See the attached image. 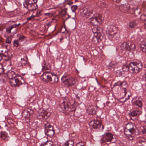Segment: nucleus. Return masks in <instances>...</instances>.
I'll use <instances>...</instances> for the list:
<instances>
[{"label":"nucleus","mask_w":146,"mask_h":146,"mask_svg":"<svg viewBox=\"0 0 146 146\" xmlns=\"http://www.w3.org/2000/svg\"><path fill=\"white\" fill-rule=\"evenodd\" d=\"M142 68V64L137 62L130 63V71L132 73H138L141 70Z\"/></svg>","instance_id":"nucleus-1"},{"label":"nucleus","mask_w":146,"mask_h":146,"mask_svg":"<svg viewBox=\"0 0 146 146\" xmlns=\"http://www.w3.org/2000/svg\"><path fill=\"white\" fill-rule=\"evenodd\" d=\"M89 21L92 25L97 26L101 23V19L100 15L95 13L93 15V16L91 17L89 19Z\"/></svg>","instance_id":"nucleus-2"},{"label":"nucleus","mask_w":146,"mask_h":146,"mask_svg":"<svg viewBox=\"0 0 146 146\" xmlns=\"http://www.w3.org/2000/svg\"><path fill=\"white\" fill-rule=\"evenodd\" d=\"M80 13L82 17L88 18L93 16L95 13L93 10H90L88 8L85 7L80 10Z\"/></svg>","instance_id":"nucleus-3"},{"label":"nucleus","mask_w":146,"mask_h":146,"mask_svg":"<svg viewBox=\"0 0 146 146\" xmlns=\"http://www.w3.org/2000/svg\"><path fill=\"white\" fill-rule=\"evenodd\" d=\"M135 46V44L133 42L130 41H129L127 42H123L120 46L121 49L124 51L134 50Z\"/></svg>","instance_id":"nucleus-4"},{"label":"nucleus","mask_w":146,"mask_h":146,"mask_svg":"<svg viewBox=\"0 0 146 146\" xmlns=\"http://www.w3.org/2000/svg\"><path fill=\"white\" fill-rule=\"evenodd\" d=\"M115 29V27L113 26H111L110 27L109 33V37L113 40H118L119 37L120 35L119 32L113 33V30Z\"/></svg>","instance_id":"nucleus-5"},{"label":"nucleus","mask_w":146,"mask_h":146,"mask_svg":"<svg viewBox=\"0 0 146 146\" xmlns=\"http://www.w3.org/2000/svg\"><path fill=\"white\" fill-rule=\"evenodd\" d=\"M113 139L112 134L110 132L106 133L104 134L103 137L101 139V142L102 143L108 142H111Z\"/></svg>","instance_id":"nucleus-6"},{"label":"nucleus","mask_w":146,"mask_h":146,"mask_svg":"<svg viewBox=\"0 0 146 146\" xmlns=\"http://www.w3.org/2000/svg\"><path fill=\"white\" fill-rule=\"evenodd\" d=\"M22 77L21 76H18L17 78L11 79L10 81L11 85L12 86H19L22 84L20 80L22 79Z\"/></svg>","instance_id":"nucleus-7"},{"label":"nucleus","mask_w":146,"mask_h":146,"mask_svg":"<svg viewBox=\"0 0 146 146\" xmlns=\"http://www.w3.org/2000/svg\"><path fill=\"white\" fill-rule=\"evenodd\" d=\"M45 132L47 135L50 137L53 136L54 133L53 127L48 123L47 125H46Z\"/></svg>","instance_id":"nucleus-8"},{"label":"nucleus","mask_w":146,"mask_h":146,"mask_svg":"<svg viewBox=\"0 0 146 146\" xmlns=\"http://www.w3.org/2000/svg\"><path fill=\"white\" fill-rule=\"evenodd\" d=\"M134 127V125L131 123L127 124L126 125L124 129V134H127L128 133H134L135 132Z\"/></svg>","instance_id":"nucleus-9"},{"label":"nucleus","mask_w":146,"mask_h":146,"mask_svg":"<svg viewBox=\"0 0 146 146\" xmlns=\"http://www.w3.org/2000/svg\"><path fill=\"white\" fill-rule=\"evenodd\" d=\"M52 74L50 72H44L41 76V79L44 81L48 82L49 81Z\"/></svg>","instance_id":"nucleus-10"},{"label":"nucleus","mask_w":146,"mask_h":146,"mask_svg":"<svg viewBox=\"0 0 146 146\" xmlns=\"http://www.w3.org/2000/svg\"><path fill=\"white\" fill-rule=\"evenodd\" d=\"M101 123L98 120H94L90 121V125L94 129L100 128L101 126Z\"/></svg>","instance_id":"nucleus-11"},{"label":"nucleus","mask_w":146,"mask_h":146,"mask_svg":"<svg viewBox=\"0 0 146 146\" xmlns=\"http://www.w3.org/2000/svg\"><path fill=\"white\" fill-rule=\"evenodd\" d=\"M76 109L75 107L71 106L69 107L68 105H66V111L65 112L70 116H73L74 115Z\"/></svg>","instance_id":"nucleus-12"},{"label":"nucleus","mask_w":146,"mask_h":146,"mask_svg":"<svg viewBox=\"0 0 146 146\" xmlns=\"http://www.w3.org/2000/svg\"><path fill=\"white\" fill-rule=\"evenodd\" d=\"M133 104L135 109L140 108H142V102L141 100H139V99L137 100L136 99H134L133 100Z\"/></svg>","instance_id":"nucleus-13"},{"label":"nucleus","mask_w":146,"mask_h":146,"mask_svg":"<svg viewBox=\"0 0 146 146\" xmlns=\"http://www.w3.org/2000/svg\"><path fill=\"white\" fill-rule=\"evenodd\" d=\"M142 108H138L133 111L131 113V117H134L141 115L142 113Z\"/></svg>","instance_id":"nucleus-14"},{"label":"nucleus","mask_w":146,"mask_h":146,"mask_svg":"<svg viewBox=\"0 0 146 146\" xmlns=\"http://www.w3.org/2000/svg\"><path fill=\"white\" fill-rule=\"evenodd\" d=\"M65 80L68 82V85L70 86L73 85L77 83V81L72 77H69L68 78H66Z\"/></svg>","instance_id":"nucleus-15"},{"label":"nucleus","mask_w":146,"mask_h":146,"mask_svg":"<svg viewBox=\"0 0 146 146\" xmlns=\"http://www.w3.org/2000/svg\"><path fill=\"white\" fill-rule=\"evenodd\" d=\"M26 8L28 9V12H27L26 14L30 13V11H33L36 10L37 8V5L35 3L26 7Z\"/></svg>","instance_id":"nucleus-16"},{"label":"nucleus","mask_w":146,"mask_h":146,"mask_svg":"<svg viewBox=\"0 0 146 146\" xmlns=\"http://www.w3.org/2000/svg\"><path fill=\"white\" fill-rule=\"evenodd\" d=\"M66 105H68L67 103L64 102H63L58 106V110L61 111L65 112V111H66Z\"/></svg>","instance_id":"nucleus-17"},{"label":"nucleus","mask_w":146,"mask_h":146,"mask_svg":"<svg viewBox=\"0 0 146 146\" xmlns=\"http://www.w3.org/2000/svg\"><path fill=\"white\" fill-rule=\"evenodd\" d=\"M9 137L5 132L2 131L0 134V139H2L5 141H7L8 140Z\"/></svg>","instance_id":"nucleus-18"},{"label":"nucleus","mask_w":146,"mask_h":146,"mask_svg":"<svg viewBox=\"0 0 146 146\" xmlns=\"http://www.w3.org/2000/svg\"><path fill=\"white\" fill-rule=\"evenodd\" d=\"M97 36H95L93 37L92 40L95 42V43L96 44L99 41V40H101L103 38V36L101 35L100 33H97Z\"/></svg>","instance_id":"nucleus-19"},{"label":"nucleus","mask_w":146,"mask_h":146,"mask_svg":"<svg viewBox=\"0 0 146 146\" xmlns=\"http://www.w3.org/2000/svg\"><path fill=\"white\" fill-rule=\"evenodd\" d=\"M138 23L137 21L136 20L131 21L128 25L129 28L130 29H132L134 28L137 25Z\"/></svg>","instance_id":"nucleus-20"},{"label":"nucleus","mask_w":146,"mask_h":146,"mask_svg":"<svg viewBox=\"0 0 146 146\" xmlns=\"http://www.w3.org/2000/svg\"><path fill=\"white\" fill-rule=\"evenodd\" d=\"M87 112L89 114H93L96 113V111L94 108V107L92 105H90L87 109Z\"/></svg>","instance_id":"nucleus-21"},{"label":"nucleus","mask_w":146,"mask_h":146,"mask_svg":"<svg viewBox=\"0 0 146 146\" xmlns=\"http://www.w3.org/2000/svg\"><path fill=\"white\" fill-rule=\"evenodd\" d=\"M58 77L56 76H53L52 74L49 82L51 84H54L57 83L58 81Z\"/></svg>","instance_id":"nucleus-22"},{"label":"nucleus","mask_w":146,"mask_h":146,"mask_svg":"<svg viewBox=\"0 0 146 146\" xmlns=\"http://www.w3.org/2000/svg\"><path fill=\"white\" fill-rule=\"evenodd\" d=\"M120 7L123 9L124 12L128 11L129 9V5L128 3L125 5H121L120 6Z\"/></svg>","instance_id":"nucleus-23"},{"label":"nucleus","mask_w":146,"mask_h":146,"mask_svg":"<svg viewBox=\"0 0 146 146\" xmlns=\"http://www.w3.org/2000/svg\"><path fill=\"white\" fill-rule=\"evenodd\" d=\"M78 8V6L76 5H73L71 7V9L72 11V14L73 15V17H72V18L74 19L76 15V13H75L76 11L77 10Z\"/></svg>","instance_id":"nucleus-24"},{"label":"nucleus","mask_w":146,"mask_h":146,"mask_svg":"<svg viewBox=\"0 0 146 146\" xmlns=\"http://www.w3.org/2000/svg\"><path fill=\"white\" fill-rule=\"evenodd\" d=\"M8 77L10 79L17 78L16 74L13 71H11L9 72L8 74Z\"/></svg>","instance_id":"nucleus-25"},{"label":"nucleus","mask_w":146,"mask_h":146,"mask_svg":"<svg viewBox=\"0 0 146 146\" xmlns=\"http://www.w3.org/2000/svg\"><path fill=\"white\" fill-rule=\"evenodd\" d=\"M74 142L72 140H69L65 142L62 146H74Z\"/></svg>","instance_id":"nucleus-26"},{"label":"nucleus","mask_w":146,"mask_h":146,"mask_svg":"<svg viewBox=\"0 0 146 146\" xmlns=\"http://www.w3.org/2000/svg\"><path fill=\"white\" fill-rule=\"evenodd\" d=\"M25 4H24V6L26 8L29 5L35 3L34 0H26Z\"/></svg>","instance_id":"nucleus-27"},{"label":"nucleus","mask_w":146,"mask_h":146,"mask_svg":"<svg viewBox=\"0 0 146 146\" xmlns=\"http://www.w3.org/2000/svg\"><path fill=\"white\" fill-rule=\"evenodd\" d=\"M141 49L143 52L146 51V43L145 42H142L141 44Z\"/></svg>","instance_id":"nucleus-28"},{"label":"nucleus","mask_w":146,"mask_h":146,"mask_svg":"<svg viewBox=\"0 0 146 146\" xmlns=\"http://www.w3.org/2000/svg\"><path fill=\"white\" fill-rule=\"evenodd\" d=\"M130 68V63L129 65L125 64L123 66L122 69L123 71H127L129 70Z\"/></svg>","instance_id":"nucleus-29"},{"label":"nucleus","mask_w":146,"mask_h":146,"mask_svg":"<svg viewBox=\"0 0 146 146\" xmlns=\"http://www.w3.org/2000/svg\"><path fill=\"white\" fill-rule=\"evenodd\" d=\"M41 146H53V142L50 141H47Z\"/></svg>","instance_id":"nucleus-30"},{"label":"nucleus","mask_w":146,"mask_h":146,"mask_svg":"<svg viewBox=\"0 0 146 146\" xmlns=\"http://www.w3.org/2000/svg\"><path fill=\"white\" fill-rule=\"evenodd\" d=\"M2 48L3 49L1 50V52L2 53H7L8 50L7 49V45H2Z\"/></svg>","instance_id":"nucleus-31"},{"label":"nucleus","mask_w":146,"mask_h":146,"mask_svg":"<svg viewBox=\"0 0 146 146\" xmlns=\"http://www.w3.org/2000/svg\"><path fill=\"white\" fill-rule=\"evenodd\" d=\"M133 133H128L127 134H125L127 137V139L130 140H131L133 139L134 137L131 135V134Z\"/></svg>","instance_id":"nucleus-32"},{"label":"nucleus","mask_w":146,"mask_h":146,"mask_svg":"<svg viewBox=\"0 0 146 146\" xmlns=\"http://www.w3.org/2000/svg\"><path fill=\"white\" fill-rule=\"evenodd\" d=\"M67 8H65L62 10L61 12V15L62 16H65L67 14Z\"/></svg>","instance_id":"nucleus-33"},{"label":"nucleus","mask_w":146,"mask_h":146,"mask_svg":"<svg viewBox=\"0 0 146 146\" xmlns=\"http://www.w3.org/2000/svg\"><path fill=\"white\" fill-rule=\"evenodd\" d=\"M128 86L127 83L125 81L122 82L121 83V85L120 86L121 87L123 88H126Z\"/></svg>","instance_id":"nucleus-34"},{"label":"nucleus","mask_w":146,"mask_h":146,"mask_svg":"<svg viewBox=\"0 0 146 146\" xmlns=\"http://www.w3.org/2000/svg\"><path fill=\"white\" fill-rule=\"evenodd\" d=\"M18 37H19V40L20 41H23L24 40L25 38V37L23 35H17Z\"/></svg>","instance_id":"nucleus-35"},{"label":"nucleus","mask_w":146,"mask_h":146,"mask_svg":"<svg viewBox=\"0 0 146 146\" xmlns=\"http://www.w3.org/2000/svg\"><path fill=\"white\" fill-rule=\"evenodd\" d=\"M35 16L34 15H32L31 17L27 18V19L28 21H33L34 20V18L35 17Z\"/></svg>","instance_id":"nucleus-36"},{"label":"nucleus","mask_w":146,"mask_h":146,"mask_svg":"<svg viewBox=\"0 0 146 146\" xmlns=\"http://www.w3.org/2000/svg\"><path fill=\"white\" fill-rule=\"evenodd\" d=\"M41 11L40 10H38L36 13V15H35V17H40L41 15Z\"/></svg>","instance_id":"nucleus-37"},{"label":"nucleus","mask_w":146,"mask_h":146,"mask_svg":"<svg viewBox=\"0 0 146 146\" xmlns=\"http://www.w3.org/2000/svg\"><path fill=\"white\" fill-rule=\"evenodd\" d=\"M76 146H85L84 145V143L81 142L80 141H78V142H77L76 144Z\"/></svg>","instance_id":"nucleus-38"},{"label":"nucleus","mask_w":146,"mask_h":146,"mask_svg":"<svg viewBox=\"0 0 146 146\" xmlns=\"http://www.w3.org/2000/svg\"><path fill=\"white\" fill-rule=\"evenodd\" d=\"M14 46L16 47H17L19 44V42L18 40H15L13 42Z\"/></svg>","instance_id":"nucleus-39"},{"label":"nucleus","mask_w":146,"mask_h":146,"mask_svg":"<svg viewBox=\"0 0 146 146\" xmlns=\"http://www.w3.org/2000/svg\"><path fill=\"white\" fill-rule=\"evenodd\" d=\"M42 66L43 67V69H44L46 70L48 69L47 65L45 62L43 63Z\"/></svg>","instance_id":"nucleus-40"},{"label":"nucleus","mask_w":146,"mask_h":146,"mask_svg":"<svg viewBox=\"0 0 146 146\" xmlns=\"http://www.w3.org/2000/svg\"><path fill=\"white\" fill-rule=\"evenodd\" d=\"M11 38L10 37H7L5 41V42L6 43L9 44L11 42Z\"/></svg>","instance_id":"nucleus-41"},{"label":"nucleus","mask_w":146,"mask_h":146,"mask_svg":"<svg viewBox=\"0 0 146 146\" xmlns=\"http://www.w3.org/2000/svg\"><path fill=\"white\" fill-rule=\"evenodd\" d=\"M121 81H118L117 82L115 83L113 85V86H120L121 85Z\"/></svg>","instance_id":"nucleus-42"},{"label":"nucleus","mask_w":146,"mask_h":146,"mask_svg":"<svg viewBox=\"0 0 146 146\" xmlns=\"http://www.w3.org/2000/svg\"><path fill=\"white\" fill-rule=\"evenodd\" d=\"M122 92L124 93V96H125L127 93V90L126 88H122Z\"/></svg>","instance_id":"nucleus-43"},{"label":"nucleus","mask_w":146,"mask_h":146,"mask_svg":"<svg viewBox=\"0 0 146 146\" xmlns=\"http://www.w3.org/2000/svg\"><path fill=\"white\" fill-rule=\"evenodd\" d=\"M67 15L68 16V17L67 18H66L65 19H64V22H65V21H66L68 18H70V17H71L72 18V17H73V15L72 14V12L71 13V15H69L68 14H67Z\"/></svg>","instance_id":"nucleus-44"},{"label":"nucleus","mask_w":146,"mask_h":146,"mask_svg":"<svg viewBox=\"0 0 146 146\" xmlns=\"http://www.w3.org/2000/svg\"><path fill=\"white\" fill-rule=\"evenodd\" d=\"M142 132L143 134L146 133V128L145 129L144 127H142L141 129Z\"/></svg>","instance_id":"nucleus-45"},{"label":"nucleus","mask_w":146,"mask_h":146,"mask_svg":"<svg viewBox=\"0 0 146 146\" xmlns=\"http://www.w3.org/2000/svg\"><path fill=\"white\" fill-rule=\"evenodd\" d=\"M97 29H98L97 28H96V27H95V28H94L93 29H92V31L94 33V34L96 33H97V32L96 31H97Z\"/></svg>","instance_id":"nucleus-46"},{"label":"nucleus","mask_w":146,"mask_h":146,"mask_svg":"<svg viewBox=\"0 0 146 146\" xmlns=\"http://www.w3.org/2000/svg\"><path fill=\"white\" fill-rule=\"evenodd\" d=\"M4 72V69L3 68H0V74H3Z\"/></svg>","instance_id":"nucleus-47"},{"label":"nucleus","mask_w":146,"mask_h":146,"mask_svg":"<svg viewBox=\"0 0 146 146\" xmlns=\"http://www.w3.org/2000/svg\"><path fill=\"white\" fill-rule=\"evenodd\" d=\"M11 29L9 27H8L6 29V31L7 32H8L9 33H11Z\"/></svg>","instance_id":"nucleus-48"},{"label":"nucleus","mask_w":146,"mask_h":146,"mask_svg":"<svg viewBox=\"0 0 146 146\" xmlns=\"http://www.w3.org/2000/svg\"><path fill=\"white\" fill-rule=\"evenodd\" d=\"M116 64V63H115L114 62H111L110 64V65L113 66L114 67V66Z\"/></svg>","instance_id":"nucleus-49"},{"label":"nucleus","mask_w":146,"mask_h":146,"mask_svg":"<svg viewBox=\"0 0 146 146\" xmlns=\"http://www.w3.org/2000/svg\"><path fill=\"white\" fill-rule=\"evenodd\" d=\"M9 27L11 29V30H12L13 28H16V26L15 25H13L10 27Z\"/></svg>","instance_id":"nucleus-50"},{"label":"nucleus","mask_w":146,"mask_h":146,"mask_svg":"<svg viewBox=\"0 0 146 146\" xmlns=\"http://www.w3.org/2000/svg\"><path fill=\"white\" fill-rule=\"evenodd\" d=\"M51 23L50 22H48L46 24V26L49 27L51 25Z\"/></svg>","instance_id":"nucleus-51"},{"label":"nucleus","mask_w":146,"mask_h":146,"mask_svg":"<svg viewBox=\"0 0 146 146\" xmlns=\"http://www.w3.org/2000/svg\"><path fill=\"white\" fill-rule=\"evenodd\" d=\"M73 3V2L72 1H70L69 2L67 3V4H68L69 5H71Z\"/></svg>","instance_id":"nucleus-52"},{"label":"nucleus","mask_w":146,"mask_h":146,"mask_svg":"<svg viewBox=\"0 0 146 146\" xmlns=\"http://www.w3.org/2000/svg\"><path fill=\"white\" fill-rule=\"evenodd\" d=\"M129 95H128V97H127V98H125V101H124V102H125V100H129Z\"/></svg>","instance_id":"nucleus-53"},{"label":"nucleus","mask_w":146,"mask_h":146,"mask_svg":"<svg viewBox=\"0 0 146 146\" xmlns=\"http://www.w3.org/2000/svg\"><path fill=\"white\" fill-rule=\"evenodd\" d=\"M21 62L23 63V62H24L25 61V59L23 58H21Z\"/></svg>","instance_id":"nucleus-54"},{"label":"nucleus","mask_w":146,"mask_h":146,"mask_svg":"<svg viewBox=\"0 0 146 146\" xmlns=\"http://www.w3.org/2000/svg\"><path fill=\"white\" fill-rule=\"evenodd\" d=\"M144 28L146 31V24H145L144 25Z\"/></svg>","instance_id":"nucleus-55"},{"label":"nucleus","mask_w":146,"mask_h":146,"mask_svg":"<svg viewBox=\"0 0 146 146\" xmlns=\"http://www.w3.org/2000/svg\"><path fill=\"white\" fill-rule=\"evenodd\" d=\"M20 23H19L18 24H15V25L16 26V27H17V26H19V25H20Z\"/></svg>","instance_id":"nucleus-56"},{"label":"nucleus","mask_w":146,"mask_h":146,"mask_svg":"<svg viewBox=\"0 0 146 146\" xmlns=\"http://www.w3.org/2000/svg\"><path fill=\"white\" fill-rule=\"evenodd\" d=\"M121 0H115L116 2L117 3H119L120 2Z\"/></svg>","instance_id":"nucleus-57"},{"label":"nucleus","mask_w":146,"mask_h":146,"mask_svg":"<svg viewBox=\"0 0 146 146\" xmlns=\"http://www.w3.org/2000/svg\"><path fill=\"white\" fill-rule=\"evenodd\" d=\"M145 17V16L144 15H142L141 16V18H144Z\"/></svg>","instance_id":"nucleus-58"},{"label":"nucleus","mask_w":146,"mask_h":146,"mask_svg":"<svg viewBox=\"0 0 146 146\" xmlns=\"http://www.w3.org/2000/svg\"><path fill=\"white\" fill-rule=\"evenodd\" d=\"M69 0H65L64 2V3H66V2L69 1Z\"/></svg>","instance_id":"nucleus-59"},{"label":"nucleus","mask_w":146,"mask_h":146,"mask_svg":"<svg viewBox=\"0 0 146 146\" xmlns=\"http://www.w3.org/2000/svg\"><path fill=\"white\" fill-rule=\"evenodd\" d=\"M2 59V56L0 55V61Z\"/></svg>","instance_id":"nucleus-60"},{"label":"nucleus","mask_w":146,"mask_h":146,"mask_svg":"<svg viewBox=\"0 0 146 146\" xmlns=\"http://www.w3.org/2000/svg\"><path fill=\"white\" fill-rule=\"evenodd\" d=\"M102 129H103V128H104V127L102 125Z\"/></svg>","instance_id":"nucleus-61"},{"label":"nucleus","mask_w":146,"mask_h":146,"mask_svg":"<svg viewBox=\"0 0 146 146\" xmlns=\"http://www.w3.org/2000/svg\"><path fill=\"white\" fill-rule=\"evenodd\" d=\"M49 14V13H46V15H47V14Z\"/></svg>","instance_id":"nucleus-62"},{"label":"nucleus","mask_w":146,"mask_h":146,"mask_svg":"<svg viewBox=\"0 0 146 146\" xmlns=\"http://www.w3.org/2000/svg\"><path fill=\"white\" fill-rule=\"evenodd\" d=\"M26 89H27V86H26Z\"/></svg>","instance_id":"nucleus-63"}]
</instances>
